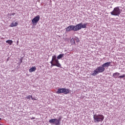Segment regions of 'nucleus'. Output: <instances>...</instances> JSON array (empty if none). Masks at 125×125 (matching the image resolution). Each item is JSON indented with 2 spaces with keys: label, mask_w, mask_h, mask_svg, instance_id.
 I'll use <instances>...</instances> for the list:
<instances>
[{
  "label": "nucleus",
  "mask_w": 125,
  "mask_h": 125,
  "mask_svg": "<svg viewBox=\"0 0 125 125\" xmlns=\"http://www.w3.org/2000/svg\"><path fill=\"white\" fill-rule=\"evenodd\" d=\"M64 54H60L57 57V59L59 60L60 59H61L62 58H63V57H64Z\"/></svg>",
  "instance_id": "nucleus-14"
},
{
  "label": "nucleus",
  "mask_w": 125,
  "mask_h": 125,
  "mask_svg": "<svg viewBox=\"0 0 125 125\" xmlns=\"http://www.w3.org/2000/svg\"><path fill=\"white\" fill-rule=\"evenodd\" d=\"M50 63L51 64V67L56 66V67H58L59 68H62L59 61L57 59V57L55 55L52 56V60L50 62Z\"/></svg>",
  "instance_id": "nucleus-1"
},
{
  "label": "nucleus",
  "mask_w": 125,
  "mask_h": 125,
  "mask_svg": "<svg viewBox=\"0 0 125 125\" xmlns=\"http://www.w3.org/2000/svg\"><path fill=\"white\" fill-rule=\"evenodd\" d=\"M20 64H21V63H22V62H23L21 59H20Z\"/></svg>",
  "instance_id": "nucleus-21"
},
{
  "label": "nucleus",
  "mask_w": 125,
  "mask_h": 125,
  "mask_svg": "<svg viewBox=\"0 0 125 125\" xmlns=\"http://www.w3.org/2000/svg\"><path fill=\"white\" fill-rule=\"evenodd\" d=\"M33 96H32V95H28V96H27V97H26V99H29V100H31V99L32 98V97Z\"/></svg>",
  "instance_id": "nucleus-18"
},
{
  "label": "nucleus",
  "mask_w": 125,
  "mask_h": 125,
  "mask_svg": "<svg viewBox=\"0 0 125 125\" xmlns=\"http://www.w3.org/2000/svg\"><path fill=\"white\" fill-rule=\"evenodd\" d=\"M74 40L76 42H80V39H79V38L75 37Z\"/></svg>",
  "instance_id": "nucleus-17"
},
{
  "label": "nucleus",
  "mask_w": 125,
  "mask_h": 125,
  "mask_svg": "<svg viewBox=\"0 0 125 125\" xmlns=\"http://www.w3.org/2000/svg\"><path fill=\"white\" fill-rule=\"evenodd\" d=\"M105 71V68L103 66H100L97 67V68L94 70V72L91 74L92 76H96L98 74L100 73H103Z\"/></svg>",
  "instance_id": "nucleus-5"
},
{
  "label": "nucleus",
  "mask_w": 125,
  "mask_h": 125,
  "mask_svg": "<svg viewBox=\"0 0 125 125\" xmlns=\"http://www.w3.org/2000/svg\"><path fill=\"white\" fill-rule=\"evenodd\" d=\"M17 25H18V22H12L11 25H10V27H16L17 26Z\"/></svg>",
  "instance_id": "nucleus-13"
},
{
  "label": "nucleus",
  "mask_w": 125,
  "mask_h": 125,
  "mask_svg": "<svg viewBox=\"0 0 125 125\" xmlns=\"http://www.w3.org/2000/svg\"><path fill=\"white\" fill-rule=\"evenodd\" d=\"M30 119H31V120H35V119H36V118L33 117H32V118H30Z\"/></svg>",
  "instance_id": "nucleus-22"
},
{
  "label": "nucleus",
  "mask_w": 125,
  "mask_h": 125,
  "mask_svg": "<svg viewBox=\"0 0 125 125\" xmlns=\"http://www.w3.org/2000/svg\"><path fill=\"white\" fill-rule=\"evenodd\" d=\"M31 99H32V100H36V99H34V98H33V96L32 97Z\"/></svg>",
  "instance_id": "nucleus-23"
},
{
  "label": "nucleus",
  "mask_w": 125,
  "mask_h": 125,
  "mask_svg": "<svg viewBox=\"0 0 125 125\" xmlns=\"http://www.w3.org/2000/svg\"><path fill=\"white\" fill-rule=\"evenodd\" d=\"M88 25V23H80L77 24L76 25H74V28L75 30V32L78 31H80V30H82V29H85L86 28V26Z\"/></svg>",
  "instance_id": "nucleus-4"
},
{
  "label": "nucleus",
  "mask_w": 125,
  "mask_h": 125,
  "mask_svg": "<svg viewBox=\"0 0 125 125\" xmlns=\"http://www.w3.org/2000/svg\"><path fill=\"white\" fill-rule=\"evenodd\" d=\"M93 119L94 123H99L100 122H103L104 116L102 114H95L93 115Z\"/></svg>",
  "instance_id": "nucleus-3"
},
{
  "label": "nucleus",
  "mask_w": 125,
  "mask_h": 125,
  "mask_svg": "<svg viewBox=\"0 0 125 125\" xmlns=\"http://www.w3.org/2000/svg\"><path fill=\"white\" fill-rule=\"evenodd\" d=\"M40 18L41 17L40 16V15H37L36 17L33 18L32 20V23L33 25H37L38 24V22L40 21Z\"/></svg>",
  "instance_id": "nucleus-8"
},
{
  "label": "nucleus",
  "mask_w": 125,
  "mask_h": 125,
  "mask_svg": "<svg viewBox=\"0 0 125 125\" xmlns=\"http://www.w3.org/2000/svg\"><path fill=\"white\" fill-rule=\"evenodd\" d=\"M102 65L104 67V69H105V68L108 69V68H109V67H110V66H112V65H111V62H105V63H103Z\"/></svg>",
  "instance_id": "nucleus-10"
},
{
  "label": "nucleus",
  "mask_w": 125,
  "mask_h": 125,
  "mask_svg": "<svg viewBox=\"0 0 125 125\" xmlns=\"http://www.w3.org/2000/svg\"><path fill=\"white\" fill-rule=\"evenodd\" d=\"M6 43H8L9 45H11L12 44V43L13 42V41L12 40H7L6 41Z\"/></svg>",
  "instance_id": "nucleus-15"
},
{
  "label": "nucleus",
  "mask_w": 125,
  "mask_h": 125,
  "mask_svg": "<svg viewBox=\"0 0 125 125\" xmlns=\"http://www.w3.org/2000/svg\"><path fill=\"white\" fill-rule=\"evenodd\" d=\"M71 90L69 89L65 88H59L56 92L57 94H60L61 93H64V94H69Z\"/></svg>",
  "instance_id": "nucleus-6"
},
{
  "label": "nucleus",
  "mask_w": 125,
  "mask_h": 125,
  "mask_svg": "<svg viewBox=\"0 0 125 125\" xmlns=\"http://www.w3.org/2000/svg\"><path fill=\"white\" fill-rule=\"evenodd\" d=\"M70 42L72 43V44H75L76 43V42H75V39H71L70 40Z\"/></svg>",
  "instance_id": "nucleus-16"
},
{
  "label": "nucleus",
  "mask_w": 125,
  "mask_h": 125,
  "mask_svg": "<svg viewBox=\"0 0 125 125\" xmlns=\"http://www.w3.org/2000/svg\"><path fill=\"white\" fill-rule=\"evenodd\" d=\"M120 75V73L116 72L113 74L112 77L114 78V79H118V77Z\"/></svg>",
  "instance_id": "nucleus-12"
},
{
  "label": "nucleus",
  "mask_w": 125,
  "mask_h": 125,
  "mask_svg": "<svg viewBox=\"0 0 125 125\" xmlns=\"http://www.w3.org/2000/svg\"><path fill=\"white\" fill-rule=\"evenodd\" d=\"M1 120V118H0V121Z\"/></svg>",
  "instance_id": "nucleus-24"
},
{
  "label": "nucleus",
  "mask_w": 125,
  "mask_h": 125,
  "mask_svg": "<svg viewBox=\"0 0 125 125\" xmlns=\"http://www.w3.org/2000/svg\"><path fill=\"white\" fill-rule=\"evenodd\" d=\"M125 74H123V75H122V76H119L118 78H119V79H121V78H125Z\"/></svg>",
  "instance_id": "nucleus-19"
},
{
  "label": "nucleus",
  "mask_w": 125,
  "mask_h": 125,
  "mask_svg": "<svg viewBox=\"0 0 125 125\" xmlns=\"http://www.w3.org/2000/svg\"><path fill=\"white\" fill-rule=\"evenodd\" d=\"M10 16H11V15L14 16L15 15V13H10L9 14Z\"/></svg>",
  "instance_id": "nucleus-20"
},
{
  "label": "nucleus",
  "mask_w": 125,
  "mask_h": 125,
  "mask_svg": "<svg viewBox=\"0 0 125 125\" xmlns=\"http://www.w3.org/2000/svg\"><path fill=\"white\" fill-rule=\"evenodd\" d=\"M65 31L66 32H76L75 29V25H71L68 26L67 27L65 28Z\"/></svg>",
  "instance_id": "nucleus-9"
},
{
  "label": "nucleus",
  "mask_w": 125,
  "mask_h": 125,
  "mask_svg": "<svg viewBox=\"0 0 125 125\" xmlns=\"http://www.w3.org/2000/svg\"><path fill=\"white\" fill-rule=\"evenodd\" d=\"M121 10L120 7H116L113 9V10L110 12V14L113 16H119L121 14Z\"/></svg>",
  "instance_id": "nucleus-7"
},
{
  "label": "nucleus",
  "mask_w": 125,
  "mask_h": 125,
  "mask_svg": "<svg viewBox=\"0 0 125 125\" xmlns=\"http://www.w3.org/2000/svg\"><path fill=\"white\" fill-rule=\"evenodd\" d=\"M36 70H37V68L36 67V66H33L30 68L29 69V71L30 73H33V72H35Z\"/></svg>",
  "instance_id": "nucleus-11"
},
{
  "label": "nucleus",
  "mask_w": 125,
  "mask_h": 125,
  "mask_svg": "<svg viewBox=\"0 0 125 125\" xmlns=\"http://www.w3.org/2000/svg\"><path fill=\"white\" fill-rule=\"evenodd\" d=\"M62 120V116H59L58 119H52L49 120V124L51 125H61V121Z\"/></svg>",
  "instance_id": "nucleus-2"
}]
</instances>
